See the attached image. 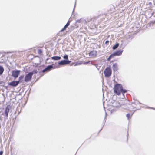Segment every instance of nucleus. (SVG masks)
Returning a JSON list of instances; mask_svg holds the SVG:
<instances>
[{
    "label": "nucleus",
    "instance_id": "16",
    "mask_svg": "<svg viewBox=\"0 0 155 155\" xmlns=\"http://www.w3.org/2000/svg\"><path fill=\"white\" fill-rule=\"evenodd\" d=\"M24 77L23 75H21L18 78L19 81V82H22L23 79L24 78Z\"/></svg>",
    "mask_w": 155,
    "mask_h": 155
},
{
    "label": "nucleus",
    "instance_id": "23",
    "mask_svg": "<svg viewBox=\"0 0 155 155\" xmlns=\"http://www.w3.org/2000/svg\"><path fill=\"white\" fill-rule=\"evenodd\" d=\"M109 41L108 40H107V41H106V42H105V43L106 44H107V43H108Z\"/></svg>",
    "mask_w": 155,
    "mask_h": 155
},
{
    "label": "nucleus",
    "instance_id": "11",
    "mask_svg": "<svg viewBox=\"0 0 155 155\" xmlns=\"http://www.w3.org/2000/svg\"><path fill=\"white\" fill-rule=\"evenodd\" d=\"M70 21H68L67 23V24H66V25H65V26L63 28L61 29L60 31L61 32H63V31H64L67 28L68 26L69 25H70Z\"/></svg>",
    "mask_w": 155,
    "mask_h": 155
},
{
    "label": "nucleus",
    "instance_id": "4",
    "mask_svg": "<svg viewBox=\"0 0 155 155\" xmlns=\"http://www.w3.org/2000/svg\"><path fill=\"white\" fill-rule=\"evenodd\" d=\"M129 108L133 109L136 108V104L135 103L131 102L129 101H128L126 103Z\"/></svg>",
    "mask_w": 155,
    "mask_h": 155
},
{
    "label": "nucleus",
    "instance_id": "15",
    "mask_svg": "<svg viewBox=\"0 0 155 155\" xmlns=\"http://www.w3.org/2000/svg\"><path fill=\"white\" fill-rule=\"evenodd\" d=\"M4 71V69L3 67L1 66H0V75H1L3 73Z\"/></svg>",
    "mask_w": 155,
    "mask_h": 155
},
{
    "label": "nucleus",
    "instance_id": "18",
    "mask_svg": "<svg viewBox=\"0 0 155 155\" xmlns=\"http://www.w3.org/2000/svg\"><path fill=\"white\" fill-rule=\"evenodd\" d=\"M114 56L113 55V54H112L110 56H109V57L107 58V60L108 61H110V60L111 59L112 57Z\"/></svg>",
    "mask_w": 155,
    "mask_h": 155
},
{
    "label": "nucleus",
    "instance_id": "10",
    "mask_svg": "<svg viewBox=\"0 0 155 155\" xmlns=\"http://www.w3.org/2000/svg\"><path fill=\"white\" fill-rule=\"evenodd\" d=\"M53 68L52 65H49L45 69H44L42 72H44L47 71H49Z\"/></svg>",
    "mask_w": 155,
    "mask_h": 155
},
{
    "label": "nucleus",
    "instance_id": "7",
    "mask_svg": "<svg viewBox=\"0 0 155 155\" xmlns=\"http://www.w3.org/2000/svg\"><path fill=\"white\" fill-rule=\"evenodd\" d=\"M71 61L69 60H63L59 62L58 64L60 65H66L70 63Z\"/></svg>",
    "mask_w": 155,
    "mask_h": 155
},
{
    "label": "nucleus",
    "instance_id": "13",
    "mask_svg": "<svg viewBox=\"0 0 155 155\" xmlns=\"http://www.w3.org/2000/svg\"><path fill=\"white\" fill-rule=\"evenodd\" d=\"M113 68L114 71H116L117 69V64L116 63L114 64L113 66Z\"/></svg>",
    "mask_w": 155,
    "mask_h": 155
},
{
    "label": "nucleus",
    "instance_id": "12",
    "mask_svg": "<svg viewBox=\"0 0 155 155\" xmlns=\"http://www.w3.org/2000/svg\"><path fill=\"white\" fill-rule=\"evenodd\" d=\"M51 58L54 60H58L61 59V57L60 56H55L51 57Z\"/></svg>",
    "mask_w": 155,
    "mask_h": 155
},
{
    "label": "nucleus",
    "instance_id": "6",
    "mask_svg": "<svg viewBox=\"0 0 155 155\" xmlns=\"http://www.w3.org/2000/svg\"><path fill=\"white\" fill-rule=\"evenodd\" d=\"M10 107H11L10 105H8L5 108L4 114H2V115H5L6 117H7L8 116V114L9 112L10 108Z\"/></svg>",
    "mask_w": 155,
    "mask_h": 155
},
{
    "label": "nucleus",
    "instance_id": "5",
    "mask_svg": "<svg viewBox=\"0 0 155 155\" xmlns=\"http://www.w3.org/2000/svg\"><path fill=\"white\" fill-rule=\"evenodd\" d=\"M20 71V70H14L12 72V76L14 77L15 78H16L18 77Z\"/></svg>",
    "mask_w": 155,
    "mask_h": 155
},
{
    "label": "nucleus",
    "instance_id": "19",
    "mask_svg": "<svg viewBox=\"0 0 155 155\" xmlns=\"http://www.w3.org/2000/svg\"><path fill=\"white\" fill-rule=\"evenodd\" d=\"M63 58L64 59H66L67 60L68 59V57L67 55H65L64 57Z\"/></svg>",
    "mask_w": 155,
    "mask_h": 155
},
{
    "label": "nucleus",
    "instance_id": "21",
    "mask_svg": "<svg viewBox=\"0 0 155 155\" xmlns=\"http://www.w3.org/2000/svg\"><path fill=\"white\" fill-rule=\"evenodd\" d=\"M82 64V63L81 62L80 63H78V64H75V66H76L77 65H80V64Z\"/></svg>",
    "mask_w": 155,
    "mask_h": 155
},
{
    "label": "nucleus",
    "instance_id": "3",
    "mask_svg": "<svg viewBox=\"0 0 155 155\" xmlns=\"http://www.w3.org/2000/svg\"><path fill=\"white\" fill-rule=\"evenodd\" d=\"M33 73L32 72H30L26 75L25 77V82H28L30 81L33 76Z\"/></svg>",
    "mask_w": 155,
    "mask_h": 155
},
{
    "label": "nucleus",
    "instance_id": "20",
    "mask_svg": "<svg viewBox=\"0 0 155 155\" xmlns=\"http://www.w3.org/2000/svg\"><path fill=\"white\" fill-rule=\"evenodd\" d=\"M127 117V118L129 119L130 117V114H128L126 115Z\"/></svg>",
    "mask_w": 155,
    "mask_h": 155
},
{
    "label": "nucleus",
    "instance_id": "8",
    "mask_svg": "<svg viewBox=\"0 0 155 155\" xmlns=\"http://www.w3.org/2000/svg\"><path fill=\"white\" fill-rule=\"evenodd\" d=\"M19 81H13L12 82H10L8 84L10 85L15 87L17 86L19 83Z\"/></svg>",
    "mask_w": 155,
    "mask_h": 155
},
{
    "label": "nucleus",
    "instance_id": "1",
    "mask_svg": "<svg viewBox=\"0 0 155 155\" xmlns=\"http://www.w3.org/2000/svg\"><path fill=\"white\" fill-rule=\"evenodd\" d=\"M114 92L116 95H119L122 94L123 95L127 92V90L123 89L122 85L119 84H115L114 87Z\"/></svg>",
    "mask_w": 155,
    "mask_h": 155
},
{
    "label": "nucleus",
    "instance_id": "9",
    "mask_svg": "<svg viewBox=\"0 0 155 155\" xmlns=\"http://www.w3.org/2000/svg\"><path fill=\"white\" fill-rule=\"evenodd\" d=\"M123 51L121 50H118L113 53V55L114 56H120L122 54Z\"/></svg>",
    "mask_w": 155,
    "mask_h": 155
},
{
    "label": "nucleus",
    "instance_id": "14",
    "mask_svg": "<svg viewBox=\"0 0 155 155\" xmlns=\"http://www.w3.org/2000/svg\"><path fill=\"white\" fill-rule=\"evenodd\" d=\"M119 45V44L118 43H116L115 45H114L112 47L113 50H115L116 49Z\"/></svg>",
    "mask_w": 155,
    "mask_h": 155
},
{
    "label": "nucleus",
    "instance_id": "2",
    "mask_svg": "<svg viewBox=\"0 0 155 155\" xmlns=\"http://www.w3.org/2000/svg\"><path fill=\"white\" fill-rule=\"evenodd\" d=\"M105 77H108L111 76L112 74L111 68L109 67H107L104 71Z\"/></svg>",
    "mask_w": 155,
    "mask_h": 155
},
{
    "label": "nucleus",
    "instance_id": "22",
    "mask_svg": "<svg viewBox=\"0 0 155 155\" xmlns=\"http://www.w3.org/2000/svg\"><path fill=\"white\" fill-rule=\"evenodd\" d=\"M3 153V152L2 151H0V155H2Z\"/></svg>",
    "mask_w": 155,
    "mask_h": 155
},
{
    "label": "nucleus",
    "instance_id": "17",
    "mask_svg": "<svg viewBox=\"0 0 155 155\" xmlns=\"http://www.w3.org/2000/svg\"><path fill=\"white\" fill-rule=\"evenodd\" d=\"M95 51H91L89 53V55L90 56H93L94 54Z\"/></svg>",
    "mask_w": 155,
    "mask_h": 155
}]
</instances>
